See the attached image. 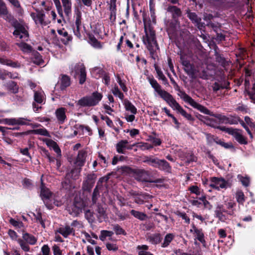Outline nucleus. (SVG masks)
Instances as JSON below:
<instances>
[{"instance_id":"a211bd4d","label":"nucleus","mask_w":255,"mask_h":255,"mask_svg":"<svg viewBox=\"0 0 255 255\" xmlns=\"http://www.w3.org/2000/svg\"><path fill=\"white\" fill-rule=\"evenodd\" d=\"M0 15L6 21L12 23L15 21L13 16L8 12L5 3L1 0H0Z\"/></svg>"},{"instance_id":"5701e85b","label":"nucleus","mask_w":255,"mask_h":255,"mask_svg":"<svg viewBox=\"0 0 255 255\" xmlns=\"http://www.w3.org/2000/svg\"><path fill=\"white\" fill-rule=\"evenodd\" d=\"M108 4L110 11V19L111 21H114L116 18V0H110Z\"/></svg>"},{"instance_id":"bf43d9fd","label":"nucleus","mask_w":255,"mask_h":255,"mask_svg":"<svg viewBox=\"0 0 255 255\" xmlns=\"http://www.w3.org/2000/svg\"><path fill=\"white\" fill-rule=\"evenodd\" d=\"M189 190L191 193L197 195H199L201 193L200 189L197 186H191L189 188Z\"/></svg>"},{"instance_id":"c756f323","label":"nucleus","mask_w":255,"mask_h":255,"mask_svg":"<svg viewBox=\"0 0 255 255\" xmlns=\"http://www.w3.org/2000/svg\"><path fill=\"white\" fill-rule=\"evenodd\" d=\"M123 104L126 111L130 112L132 114H136L137 109L135 106L128 100L125 99L123 102Z\"/></svg>"},{"instance_id":"f704fd0d","label":"nucleus","mask_w":255,"mask_h":255,"mask_svg":"<svg viewBox=\"0 0 255 255\" xmlns=\"http://www.w3.org/2000/svg\"><path fill=\"white\" fill-rule=\"evenodd\" d=\"M167 11L172 14L173 18H176L181 14V10L175 6H169L167 9Z\"/></svg>"},{"instance_id":"8fccbe9b","label":"nucleus","mask_w":255,"mask_h":255,"mask_svg":"<svg viewBox=\"0 0 255 255\" xmlns=\"http://www.w3.org/2000/svg\"><path fill=\"white\" fill-rule=\"evenodd\" d=\"M157 161H158V159L146 157L143 160V162H146L148 164L155 167L157 162Z\"/></svg>"},{"instance_id":"e433bc0d","label":"nucleus","mask_w":255,"mask_h":255,"mask_svg":"<svg viewBox=\"0 0 255 255\" xmlns=\"http://www.w3.org/2000/svg\"><path fill=\"white\" fill-rule=\"evenodd\" d=\"M92 75L97 79L103 77L105 73V71L101 68L95 67L91 71Z\"/></svg>"},{"instance_id":"412c9836","label":"nucleus","mask_w":255,"mask_h":255,"mask_svg":"<svg viewBox=\"0 0 255 255\" xmlns=\"http://www.w3.org/2000/svg\"><path fill=\"white\" fill-rule=\"evenodd\" d=\"M66 110L64 108L57 109L55 111V116L59 123L63 124L66 119Z\"/></svg>"},{"instance_id":"a18cd8bd","label":"nucleus","mask_w":255,"mask_h":255,"mask_svg":"<svg viewBox=\"0 0 255 255\" xmlns=\"http://www.w3.org/2000/svg\"><path fill=\"white\" fill-rule=\"evenodd\" d=\"M237 178L241 182L243 185L246 187L249 186L250 184V178L248 176H243L241 175H238Z\"/></svg>"},{"instance_id":"2eb2a0df","label":"nucleus","mask_w":255,"mask_h":255,"mask_svg":"<svg viewBox=\"0 0 255 255\" xmlns=\"http://www.w3.org/2000/svg\"><path fill=\"white\" fill-rule=\"evenodd\" d=\"M182 63L184 67V71L187 75L191 79H195L197 78L196 73L199 70H196L187 60H183Z\"/></svg>"},{"instance_id":"79ce46f5","label":"nucleus","mask_w":255,"mask_h":255,"mask_svg":"<svg viewBox=\"0 0 255 255\" xmlns=\"http://www.w3.org/2000/svg\"><path fill=\"white\" fill-rule=\"evenodd\" d=\"M236 198L239 204H243L245 201L243 192L241 190H238L236 193Z\"/></svg>"},{"instance_id":"39448f33","label":"nucleus","mask_w":255,"mask_h":255,"mask_svg":"<svg viewBox=\"0 0 255 255\" xmlns=\"http://www.w3.org/2000/svg\"><path fill=\"white\" fill-rule=\"evenodd\" d=\"M4 124L9 126H13L14 127L10 128L11 129H18L19 126L31 125V120L25 118H6L4 119Z\"/></svg>"},{"instance_id":"c9c22d12","label":"nucleus","mask_w":255,"mask_h":255,"mask_svg":"<svg viewBox=\"0 0 255 255\" xmlns=\"http://www.w3.org/2000/svg\"><path fill=\"white\" fill-rule=\"evenodd\" d=\"M130 213L135 218L141 220L143 221L147 218V216L146 214L142 212H140L137 211L132 210L130 211Z\"/></svg>"},{"instance_id":"ea45409f","label":"nucleus","mask_w":255,"mask_h":255,"mask_svg":"<svg viewBox=\"0 0 255 255\" xmlns=\"http://www.w3.org/2000/svg\"><path fill=\"white\" fill-rule=\"evenodd\" d=\"M16 44L24 53H29L32 51L31 46L24 42L18 43Z\"/></svg>"},{"instance_id":"680f3d73","label":"nucleus","mask_w":255,"mask_h":255,"mask_svg":"<svg viewBox=\"0 0 255 255\" xmlns=\"http://www.w3.org/2000/svg\"><path fill=\"white\" fill-rule=\"evenodd\" d=\"M42 255H50V248L49 247L45 245L41 248Z\"/></svg>"},{"instance_id":"cd10ccee","label":"nucleus","mask_w":255,"mask_h":255,"mask_svg":"<svg viewBox=\"0 0 255 255\" xmlns=\"http://www.w3.org/2000/svg\"><path fill=\"white\" fill-rule=\"evenodd\" d=\"M59 83L60 84V89L63 90L70 86V79L68 76L62 75L59 81Z\"/></svg>"},{"instance_id":"603ef678","label":"nucleus","mask_w":255,"mask_h":255,"mask_svg":"<svg viewBox=\"0 0 255 255\" xmlns=\"http://www.w3.org/2000/svg\"><path fill=\"white\" fill-rule=\"evenodd\" d=\"M17 242L20 245L21 249L24 252H28L29 251V246L21 239H18Z\"/></svg>"},{"instance_id":"49530a36","label":"nucleus","mask_w":255,"mask_h":255,"mask_svg":"<svg viewBox=\"0 0 255 255\" xmlns=\"http://www.w3.org/2000/svg\"><path fill=\"white\" fill-rule=\"evenodd\" d=\"M112 91L114 96L118 97L122 100L124 99V95L120 91L117 86H114V87L112 89Z\"/></svg>"},{"instance_id":"13d9d810","label":"nucleus","mask_w":255,"mask_h":255,"mask_svg":"<svg viewBox=\"0 0 255 255\" xmlns=\"http://www.w3.org/2000/svg\"><path fill=\"white\" fill-rule=\"evenodd\" d=\"M224 212H215V215L217 218H218L219 220H220L222 222H225L227 219V217L224 214Z\"/></svg>"},{"instance_id":"aec40b11","label":"nucleus","mask_w":255,"mask_h":255,"mask_svg":"<svg viewBox=\"0 0 255 255\" xmlns=\"http://www.w3.org/2000/svg\"><path fill=\"white\" fill-rule=\"evenodd\" d=\"M81 24V13L78 11L76 13L75 24L73 27V32L75 36L78 38L81 37L80 33V26Z\"/></svg>"},{"instance_id":"69168bd1","label":"nucleus","mask_w":255,"mask_h":255,"mask_svg":"<svg viewBox=\"0 0 255 255\" xmlns=\"http://www.w3.org/2000/svg\"><path fill=\"white\" fill-rule=\"evenodd\" d=\"M99 195V192L98 186L97 185L96 187V188H95L93 193L92 200H93V202H94V203L96 202L97 197Z\"/></svg>"},{"instance_id":"7ed1b4c3","label":"nucleus","mask_w":255,"mask_h":255,"mask_svg":"<svg viewBox=\"0 0 255 255\" xmlns=\"http://www.w3.org/2000/svg\"><path fill=\"white\" fill-rule=\"evenodd\" d=\"M55 5L57 12L59 15L63 18V11L65 15L69 16L72 13V1L71 0H61L62 6L59 0H53Z\"/></svg>"},{"instance_id":"c85d7f7f","label":"nucleus","mask_w":255,"mask_h":255,"mask_svg":"<svg viewBox=\"0 0 255 255\" xmlns=\"http://www.w3.org/2000/svg\"><path fill=\"white\" fill-rule=\"evenodd\" d=\"M136 144H117L116 149L120 153L126 154L128 150L131 149Z\"/></svg>"},{"instance_id":"0eeeda50","label":"nucleus","mask_w":255,"mask_h":255,"mask_svg":"<svg viewBox=\"0 0 255 255\" xmlns=\"http://www.w3.org/2000/svg\"><path fill=\"white\" fill-rule=\"evenodd\" d=\"M167 103L170 107L173 109V110H176L178 113H180L182 116H183L188 120H193V118L192 116L190 114L187 113L180 106V105L176 102V101L173 98V97L168 101H167Z\"/></svg>"},{"instance_id":"0e129e2a","label":"nucleus","mask_w":255,"mask_h":255,"mask_svg":"<svg viewBox=\"0 0 255 255\" xmlns=\"http://www.w3.org/2000/svg\"><path fill=\"white\" fill-rule=\"evenodd\" d=\"M10 223L13 226L18 227V228H21L22 226V223L20 222H18L17 221H15V220L11 218L9 220Z\"/></svg>"},{"instance_id":"2f4dec72","label":"nucleus","mask_w":255,"mask_h":255,"mask_svg":"<svg viewBox=\"0 0 255 255\" xmlns=\"http://www.w3.org/2000/svg\"><path fill=\"white\" fill-rule=\"evenodd\" d=\"M157 162L155 167L166 171H169L170 170V168L169 163L166 161L164 160L158 159Z\"/></svg>"},{"instance_id":"9b49d317","label":"nucleus","mask_w":255,"mask_h":255,"mask_svg":"<svg viewBox=\"0 0 255 255\" xmlns=\"http://www.w3.org/2000/svg\"><path fill=\"white\" fill-rule=\"evenodd\" d=\"M40 196L46 207L48 209H51L52 208V193L42 184L41 186Z\"/></svg>"},{"instance_id":"a19ab883","label":"nucleus","mask_w":255,"mask_h":255,"mask_svg":"<svg viewBox=\"0 0 255 255\" xmlns=\"http://www.w3.org/2000/svg\"><path fill=\"white\" fill-rule=\"evenodd\" d=\"M7 87L8 89L13 93H16L18 91V87L13 81H9L7 83Z\"/></svg>"},{"instance_id":"4468645a","label":"nucleus","mask_w":255,"mask_h":255,"mask_svg":"<svg viewBox=\"0 0 255 255\" xmlns=\"http://www.w3.org/2000/svg\"><path fill=\"white\" fill-rule=\"evenodd\" d=\"M76 74H79V83L83 84L86 80V72L85 67L83 64H76L72 70Z\"/></svg>"},{"instance_id":"423d86ee","label":"nucleus","mask_w":255,"mask_h":255,"mask_svg":"<svg viewBox=\"0 0 255 255\" xmlns=\"http://www.w3.org/2000/svg\"><path fill=\"white\" fill-rule=\"evenodd\" d=\"M182 98L183 100L187 103H188L190 105L193 107L194 108L200 111L201 113L212 116L214 115V113L209 111L205 107L197 103L194 99L190 97L187 94L184 93L183 95Z\"/></svg>"},{"instance_id":"c03bdc74","label":"nucleus","mask_w":255,"mask_h":255,"mask_svg":"<svg viewBox=\"0 0 255 255\" xmlns=\"http://www.w3.org/2000/svg\"><path fill=\"white\" fill-rule=\"evenodd\" d=\"M113 234L114 233L112 231L102 230L101 232V235L100 236L99 238L101 241H104L107 237H111Z\"/></svg>"},{"instance_id":"f257e3e1","label":"nucleus","mask_w":255,"mask_h":255,"mask_svg":"<svg viewBox=\"0 0 255 255\" xmlns=\"http://www.w3.org/2000/svg\"><path fill=\"white\" fill-rule=\"evenodd\" d=\"M144 32L145 35L142 37L143 43L145 45L150 54H153L156 50L159 49L155 32L150 26H147L146 25H144Z\"/></svg>"},{"instance_id":"e2e57ef3","label":"nucleus","mask_w":255,"mask_h":255,"mask_svg":"<svg viewBox=\"0 0 255 255\" xmlns=\"http://www.w3.org/2000/svg\"><path fill=\"white\" fill-rule=\"evenodd\" d=\"M117 82H118L119 84L120 85L121 88L125 92H126L128 91V89L125 84V83L122 81L121 78L119 77H117Z\"/></svg>"},{"instance_id":"20e7f679","label":"nucleus","mask_w":255,"mask_h":255,"mask_svg":"<svg viewBox=\"0 0 255 255\" xmlns=\"http://www.w3.org/2000/svg\"><path fill=\"white\" fill-rule=\"evenodd\" d=\"M103 95L98 92H94L92 96L84 97L78 101V104L82 107H92L97 105L102 100Z\"/></svg>"},{"instance_id":"dca6fc26","label":"nucleus","mask_w":255,"mask_h":255,"mask_svg":"<svg viewBox=\"0 0 255 255\" xmlns=\"http://www.w3.org/2000/svg\"><path fill=\"white\" fill-rule=\"evenodd\" d=\"M13 35L16 37L26 41L28 39V33L25 28L22 25L15 27V29L13 32Z\"/></svg>"},{"instance_id":"f3484780","label":"nucleus","mask_w":255,"mask_h":255,"mask_svg":"<svg viewBox=\"0 0 255 255\" xmlns=\"http://www.w3.org/2000/svg\"><path fill=\"white\" fill-rule=\"evenodd\" d=\"M83 202H75L73 205L68 207L67 210L69 213L72 216H77L82 212V210L83 208Z\"/></svg>"},{"instance_id":"6e6552de","label":"nucleus","mask_w":255,"mask_h":255,"mask_svg":"<svg viewBox=\"0 0 255 255\" xmlns=\"http://www.w3.org/2000/svg\"><path fill=\"white\" fill-rule=\"evenodd\" d=\"M149 81L152 88L166 103L172 97L169 93L161 89V86L154 79L150 78Z\"/></svg>"},{"instance_id":"bb28decb","label":"nucleus","mask_w":255,"mask_h":255,"mask_svg":"<svg viewBox=\"0 0 255 255\" xmlns=\"http://www.w3.org/2000/svg\"><path fill=\"white\" fill-rule=\"evenodd\" d=\"M57 32L60 35L63 37L61 38V41L64 44H67L72 40V37L68 34V32L64 28L58 29Z\"/></svg>"},{"instance_id":"4c0bfd02","label":"nucleus","mask_w":255,"mask_h":255,"mask_svg":"<svg viewBox=\"0 0 255 255\" xmlns=\"http://www.w3.org/2000/svg\"><path fill=\"white\" fill-rule=\"evenodd\" d=\"M137 249L138 251V255H153L151 253L147 252L148 247L147 245L138 246Z\"/></svg>"},{"instance_id":"ddd939ff","label":"nucleus","mask_w":255,"mask_h":255,"mask_svg":"<svg viewBox=\"0 0 255 255\" xmlns=\"http://www.w3.org/2000/svg\"><path fill=\"white\" fill-rule=\"evenodd\" d=\"M190 232L193 234L194 240H198L203 245V247H206V243L204 234L201 229H198L193 225L190 230Z\"/></svg>"},{"instance_id":"4be33fe9","label":"nucleus","mask_w":255,"mask_h":255,"mask_svg":"<svg viewBox=\"0 0 255 255\" xmlns=\"http://www.w3.org/2000/svg\"><path fill=\"white\" fill-rule=\"evenodd\" d=\"M162 237L159 233L149 234L146 237V240L152 245H157L162 240Z\"/></svg>"},{"instance_id":"b1692460","label":"nucleus","mask_w":255,"mask_h":255,"mask_svg":"<svg viewBox=\"0 0 255 255\" xmlns=\"http://www.w3.org/2000/svg\"><path fill=\"white\" fill-rule=\"evenodd\" d=\"M87 152L85 150H81L79 152L75 164L80 167L84 165L85 161Z\"/></svg>"},{"instance_id":"5fc2aeb1","label":"nucleus","mask_w":255,"mask_h":255,"mask_svg":"<svg viewBox=\"0 0 255 255\" xmlns=\"http://www.w3.org/2000/svg\"><path fill=\"white\" fill-rule=\"evenodd\" d=\"M218 211L219 212H227L229 215H231L233 214V211L228 212L227 210H226L223 205H222V204H218L217 205L215 212H217Z\"/></svg>"},{"instance_id":"58836bf2","label":"nucleus","mask_w":255,"mask_h":255,"mask_svg":"<svg viewBox=\"0 0 255 255\" xmlns=\"http://www.w3.org/2000/svg\"><path fill=\"white\" fill-rule=\"evenodd\" d=\"M174 237V235L173 234L170 233L167 234L164 239V241L162 243L161 247L162 248L167 247L173 240Z\"/></svg>"},{"instance_id":"a878e982","label":"nucleus","mask_w":255,"mask_h":255,"mask_svg":"<svg viewBox=\"0 0 255 255\" xmlns=\"http://www.w3.org/2000/svg\"><path fill=\"white\" fill-rule=\"evenodd\" d=\"M187 16L196 24L199 28L202 29V27H203V23L201 22V18H199L195 12L188 13Z\"/></svg>"},{"instance_id":"338daca9","label":"nucleus","mask_w":255,"mask_h":255,"mask_svg":"<svg viewBox=\"0 0 255 255\" xmlns=\"http://www.w3.org/2000/svg\"><path fill=\"white\" fill-rule=\"evenodd\" d=\"M104 109L106 110V113L109 115H112V113L114 112V110L109 105L104 104H103Z\"/></svg>"},{"instance_id":"72a5a7b5","label":"nucleus","mask_w":255,"mask_h":255,"mask_svg":"<svg viewBox=\"0 0 255 255\" xmlns=\"http://www.w3.org/2000/svg\"><path fill=\"white\" fill-rule=\"evenodd\" d=\"M88 42L95 48L100 49L102 48L101 43L93 35H89Z\"/></svg>"},{"instance_id":"774afa93","label":"nucleus","mask_w":255,"mask_h":255,"mask_svg":"<svg viewBox=\"0 0 255 255\" xmlns=\"http://www.w3.org/2000/svg\"><path fill=\"white\" fill-rule=\"evenodd\" d=\"M54 255H61V252L59 247L57 245H54L52 247Z\"/></svg>"},{"instance_id":"6e6d98bb","label":"nucleus","mask_w":255,"mask_h":255,"mask_svg":"<svg viewBox=\"0 0 255 255\" xmlns=\"http://www.w3.org/2000/svg\"><path fill=\"white\" fill-rule=\"evenodd\" d=\"M224 200L225 205H226V206L227 207V208L228 209H232L236 206L235 202L234 201H233V200H232L231 199H230V200L224 199Z\"/></svg>"},{"instance_id":"f03ea898","label":"nucleus","mask_w":255,"mask_h":255,"mask_svg":"<svg viewBox=\"0 0 255 255\" xmlns=\"http://www.w3.org/2000/svg\"><path fill=\"white\" fill-rule=\"evenodd\" d=\"M80 171V167H75L69 169L66 173L65 180L62 182V188L67 190L74 188L73 181L76 180L79 178Z\"/></svg>"},{"instance_id":"864d4df0","label":"nucleus","mask_w":255,"mask_h":255,"mask_svg":"<svg viewBox=\"0 0 255 255\" xmlns=\"http://www.w3.org/2000/svg\"><path fill=\"white\" fill-rule=\"evenodd\" d=\"M213 117H214L218 119H219L222 123L227 124V122L228 121L229 117H226L225 116L221 115L220 114H214L212 115Z\"/></svg>"},{"instance_id":"de8ad7c7","label":"nucleus","mask_w":255,"mask_h":255,"mask_svg":"<svg viewBox=\"0 0 255 255\" xmlns=\"http://www.w3.org/2000/svg\"><path fill=\"white\" fill-rule=\"evenodd\" d=\"M206 138L208 143H223L222 142L219 141L217 137H216L214 135L207 134L206 135Z\"/></svg>"},{"instance_id":"9d476101","label":"nucleus","mask_w":255,"mask_h":255,"mask_svg":"<svg viewBox=\"0 0 255 255\" xmlns=\"http://www.w3.org/2000/svg\"><path fill=\"white\" fill-rule=\"evenodd\" d=\"M222 130L231 134L240 143H247L244 137L242 134L241 130L231 128H226L224 127L220 128Z\"/></svg>"},{"instance_id":"6ab92c4d","label":"nucleus","mask_w":255,"mask_h":255,"mask_svg":"<svg viewBox=\"0 0 255 255\" xmlns=\"http://www.w3.org/2000/svg\"><path fill=\"white\" fill-rule=\"evenodd\" d=\"M34 102L38 104H44L46 101V96L43 90L41 89L39 90L34 91Z\"/></svg>"},{"instance_id":"052dcab7","label":"nucleus","mask_w":255,"mask_h":255,"mask_svg":"<svg viewBox=\"0 0 255 255\" xmlns=\"http://www.w3.org/2000/svg\"><path fill=\"white\" fill-rule=\"evenodd\" d=\"M114 230L117 235H124L125 234V231L119 225H115L114 227Z\"/></svg>"},{"instance_id":"7c9ffc66","label":"nucleus","mask_w":255,"mask_h":255,"mask_svg":"<svg viewBox=\"0 0 255 255\" xmlns=\"http://www.w3.org/2000/svg\"><path fill=\"white\" fill-rule=\"evenodd\" d=\"M32 57L31 58L32 62L38 65H41L44 61L42 58L40 54L37 51H33L32 54Z\"/></svg>"},{"instance_id":"4d7b16f0","label":"nucleus","mask_w":255,"mask_h":255,"mask_svg":"<svg viewBox=\"0 0 255 255\" xmlns=\"http://www.w3.org/2000/svg\"><path fill=\"white\" fill-rule=\"evenodd\" d=\"M47 145L50 148L53 149L57 154L58 156H61V149L58 144H47Z\"/></svg>"},{"instance_id":"09e8293b","label":"nucleus","mask_w":255,"mask_h":255,"mask_svg":"<svg viewBox=\"0 0 255 255\" xmlns=\"http://www.w3.org/2000/svg\"><path fill=\"white\" fill-rule=\"evenodd\" d=\"M33 132L35 134H40L48 137L50 136L48 131L44 128L34 129Z\"/></svg>"},{"instance_id":"37998d69","label":"nucleus","mask_w":255,"mask_h":255,"mask_svg":"<svg viewBox=\"0 0 255 255\" xmlns=\"http://www.w3.org/2000/svg\"><path fill=\"white\" fill-rule=\"evenodd\" d=\"M201 121L203 122L207 125L211 127H215L216 124V120L215 119H211L207 116H203V118Z\"/></svg>"},{"instance_id":"393cba45","label":"nucleus","mask_w":255,"mask_h":255,"mask_svg":"<svg viewBox=\"0 0 255 255\" xmlns=\"http://www.w3.org/2000/svg\"><path fill=\"white\" fill-rule=\"evenodd\" d=\"M74 232V229L69 226L60 227L56 231V233L60 234L64 238H67L68 236L73 234Z\"/></svg>"},{"instance_id":"3c124183","label":"nucleus","mask_w":255,"mask_h":255,"mask_svg":"<svg viewBox=\"0 0 255 255\" xmlns=\"http://www.w3.org/2000/svg\"><path fill=\"white\" fill-rule=\"evenodd\" d=\"M155 70L156 71L158 79L161 80L165 84L167 83V79L164 75L161 70L159 69L157 67H155Z\"/></svg>"},{"instance_id":"1a4fd4ad","label":"nucleus","mask_w":255,"mask_h":255,"mask_svg":"<svg viewBox=\"0 0 255 255\" xmlns=\"http://www.w3.org/2000/svg\"><path fill=\"white\" fill-rule=\"evenodd\" d=\"M209 186L219 190L220 189H226L230 186L229 183L223 178L212 177Z\"/></svg>"},{"instance_id":"473e14b6","label":"nucleus","mask_w":255,"mask_h":255,"mask_svg":"<svg viewBox=\"0 0 255 255\" xmlns=\"http://www.w3.org/2000/svg\"><path fill=\"white\" fill-rule=\"evenodd\" d=\"M22 238L27 243L31 245H35L37 242L35 237L27 233L23 234Z\"/></svg>"},{"instance_id":"f8f14e48","label":"nucleus","mask_w":255,"mask_h":255,"mask_svg":"<svg viewBox=\"0 0 255 255\" xmlns=\"http://www.w3.org/2000/svg\"><path fill=\"white\" fill-rule=\"evenodd\" d=\"M31 16L36 24L42 26H46L50 23V21L46 18L43 11H37V13H31Z\"/></svg>"}]
</instances>
